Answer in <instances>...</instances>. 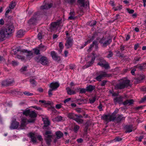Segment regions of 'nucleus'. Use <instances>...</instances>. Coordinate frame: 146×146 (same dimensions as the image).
Masks as SVG:
<instances>
[{"mask_svg":"<svg viewBox=\"0 0 146 146\" xmlns=\"http://www.w3.org/2000/svg\"><path fill=\"white\" fill-rule=\"evenodd\" d=\"M40 62L41 64L44 66H48L49 64L48 59L44 56H41L40 58Z\"/></svg>","mask_w":146,"mask_h":146,"instance_id":"4468645a","label":"nucleus"},{"mask_svg":"<svg viewBox=\"0 0 146 146\" xmlns=\"http://www.w3.org/2000/svg\"><path fill=\"white\" fill-rule=\"evenodd\" d=\"M15 31L14 27L12 24L0 29V41H3L6 38L11 36Z\"/></svg>","mask_w":146,"mask_h":146,"instance_id":"f257e3e1","label":"nucleus"},{"mask_svg":"<svg viewBox=\"0 0 146 146\" xmlns=\"http://www.w3.org/2000/svg\"><path fill=\"white\" fill-rule=\"evenodd\" d=\"M125 46L122 45H121L120 46V50L121 52H122L125 49Z\"/></svg>","mask_w":146,"mask_h":146,"instance_id":"bf43d9fd","label":"nucleus"},{"mask_svg":"<svg viewBox=\"0 0 146 146\" xmlns=\"http://www.w3.org/2000/svg\"><path fill=\"white\" fill-rule=\"evenodd\" d=\"M44 127H47L50 125V121L47 118H45L43 120Z\"/></svg>","mask_w":146,"mask_h":146,"instance_id":"ea45409f","label":"nucleus"},{"mask_svg":"<svg viewBox=\"0 0 146 146\" xmlns=\"http://www.w3.org/2000/svg\"><path fill=\"white\" fill-rule=\"evenodd\" d=\"M14 83L15 81L13 80L7 79L2 81L1 84L3 86H12Z\"/></svg>","mask_w":146,"mask_h":146,"instance_id":"0eeeda50","label":"nucleus"},{"mask_svg":"<svg viewBox=\"0 0 146 146\" xmlns=\"http://www.w3.org/2000/svg\"><path fill=\"white\" fill-rule=\"evenodd\" d=\"M36 19L32 17L29 21L28 23L31 27L35 26L36 25Z\"/></svg>","mask_w":146,"mask_h":146,"instance_id":"bb28decb","label":"nucleus"},{"mask_svg":"<svg viewBox=\"0 0 146 146\" xmlns=\"http://www.w3.org/2000/svg\"><path fill=\"white\" fill-rule=\"evenodd\" d=\"M63 118L60 115H58L54 118V120L57 122L62 121H63Z\"/></svg>","mask_w":146,"mask_h":146,"instance_id":"c9c22d12","label":"nucleus"},{"mask_svg":"<svg viewBox=\"0 0 146 146\" xmlns=\"http://www.w3.org/2000/svg\"><path fill=\"white\" fill-rule=\"evenodd\" d=\"M130 81L128 79H122L119 82L116 84L115 86L116 90L123 89L130 86Z\"/></svg>","mask_w":146,"mask_h":146,"instance_id":"f03ea898","label":"nucleus"},{"mask_svg":"<svg viewBox=\"0 0 146 146\" xmlns=\"http://www.w3.org/2000/svg\"><path fill=\"white\" fill-rule=\"evenodd\" d=\"M96 21L92 20L88 23V25L91 27L94 26L96 24Z\"/></svg>","mask_w":146,"mask_h":146,"instance_id":"37998d69","label":"nucleus"},{"mask_svg":"<svg viewBox=\"0 0 146 146\" xmlns=\"http://www.w3.org/2000/svg\"><path fill=\"white\" fill-rule=\"evenodd\" d=\"M29 116V117L31 118V119H35V118L37 117V115L35 112L34 111H30Z\"/></svg>","mask_w":146,"mask_h":146,"instance_id":"c85d7f7f","label":"nucleus"},{"mask_svg":"<svg viewBox=\"0 0 146 146\" xmlns=\"http://www.w3.org/2000/svg\"><path fill=\"white\" fill-rule=\"evenodd\" d=\"M52 4H45L44 5L41 6L40 8L41 9H48L52 7Z\"/></svg>","mask_w":146,"mask_h":146,"instance_id":"a878e982","label":"nucleus"},{"mask_svg":"<svg viewBox=\"0 0 146 146\" xmlns=\"http://www.w3.org/2000/svg\"><path fill=\"white\" fill-rule=\"evenodd\" d=\"M30 82L31 84L33 85H35L36 82L34 79L30 78Z\"/></svg>","mask_w":146,"mask_h":146,"instance_id":"4d7b16f0","label":"nucleus"},{"mask_svg":"<svg viewBox=\"0 0 146 146\" xmlns=\"http://www.w3.org/2000/svg\"><path fill=\"white\" fill-rule=\"evenodd\" d=\"M77 101L79 102L78 104L79 105H81L86 104L87 102V100L86 99H80L77 100Z\"/></svg>","mask_w":146,"mask_h":146,"instance_id":"e433bc0d","label":"nucleus"},{"mask_svg":"<svg viewBox=\"0 0 146 146\" xmlns=\"http://www.w3.org/2000/svg\"><path fill=\"white\" fill-rule=\"evenodd\" d=\"M12 9H10L9 7H7L6 9V11L5 13V15H7L8 14L10 11L11 12Z\"/></svg>","mask_w":146,"mask_h":146,"instance_id":"13d9d810","label":"nucleus"},{"mask_svg":"<svg viewBox=\"0 0 146 146\" xmlns=\"http://www.w3.org/2000/svg\"><path fill=\"white\" fill-rule=\"evenodd\" d=\"M35 122V119H29V120H28L27 118H23L22 119L21 122L27 125V124L28 123H27V122H28L29 123H34Z\"/></svg>","mask_w":146,"mask_h":146,"instance_id":"393cba45","label":"nucleus"},{"mask_svg":"<svg viewBox=\"0 0 146 146\" xmlns=\"http://www.w3.org/2000/svg\"><path fill=\"white\" fill-rule=\"evenodd\" d=\"M26 124H25L21 122L20 127L21 129H23L26 126Z\"/></svg>","mask_w":146,"mask_h":146,"instance_id":"680f3d73","label":"nucleus"},{"mask_svg":"<svg viewBox=\"0 0 146 146\" xmlns=\"http://www.w3.org/2000/svg\"><path fill=\"white\" fill-rule=\"evenodd\" d=\"M65 2L71 5H73L76 2L75 0H65Z\"/></svg>","mask_w":146,"mask_h":146,"instance_id":"79ce46f5","label":"nucleus"},{"mask_svg":"<svg viewBox=\"0 0 146 146\" xmlns=\"http://www.w3.org/2000/svg\"><path fill=\"white\" fill-rule=\"evenodd\" d=\"M116 114L115 112H113L111 115L110 114V116L112 119V121H114L115 119Z\"/></svg>","mask_w":146,"mask_h":146,"instance_id":"09e8293b","label":"nucleus"},{"mask_svg":"<svg viewBox=\"0 0 146 146\" xmlns=\"http://www.w3.org/2000/svg\"><path fill=\"white\" fill-rule=\"evenodd\" d=\"M102 119L106 122H110L112 121V119L110 116V113H108V114H104L101 117Z\"/></svg>","mask_w":146,"mask_h":146,"instance_id":"412c9836","label":"nucleus"},{"mask_svg":"<svg viewBox=\"0 0 146 146\" xmlns=\"http://www.w3.org/2000/svg\"><path fill=\"white\" fill-rule=\"evenodd\" d=\"M19 125V123L15 119L12 121L10 128L11 129H16L18 127Z\"/></svg>","mask_w":146,"mask_h":146,"instance_id":"dca6fc26","label":"nucleus"},{"mask_svg":"<svg viewBox=\"0 0 146 146\" xmlns=\"http://www.w3.org/2000/svg\"><path fill=\"white\" fill-rule=\"evenodd\" d=\"M38 48L40 50V51L43 52L46 49V46L42 45V44H40L39 45Z\"/></svg>","mask_w":146,"mask_h":146,"instance_id":"f704fd0d","label":"nucleus"},{"mask_svg":"<svg viewBox=\"0 0 146 146\" xmlns=\"http://www.w3.org/2000/svg\"><path fill=\"white\" fill-rule=\"evenodd\" d=\"M10 92L13 95H23V92L18 90V89H15L11 90Z\"/></svg>","mask_w":146,"mask_h":146,"instance_id":"b1692460","label":"nucleus"},{"mask_svg":"<svg viewBox=\"0 0 146 146\" xmlns=\"http://www.w3.org/2000/svg\"><path fill=\"white\" fill-rule=\"evenodd\" d=\"M125 117L123 116L122 114H118L115 120L116 123H120L121 121L123 120H125Z\"/></svg>","mask_w":146,"mask_h":146,"instance_id":"6ab92c4d","label":"nucleus"},{"mask_svg":"<svg viewBox=\"0 0 146 146\" xmlns=\"http://www.w3.org/2000/svg\"><path fill=\"white\" fill-rule=\"evenodd\" d=\"M30 110L29 109L25 110L23 112V114L24 115L27 116L29 115Z\"/></svg>","mask_w":146,"mask_h":146,"instance_id":"de8ad7c7","label":"nucleus"},{"mask_svg":"<svg viewBox=\"0 0 146 146\" xmlns=\"http://www.w3.org/2000/svg\"><path fill=\"white\" fill-rule=\"evenodd\" d=\"M80 129V126L78 125H75L73 129V131L75 133H77L78 131Z\"/></svg>","mask_w":146,"mask_h":146,"instance_id":"49530a36","label":"nucleus"},{"mask_svg":"<svg viewBox=\"0 0 146 146\" xmlns=\"http://www.w3.org/2000/svg\"><path fill=\"white\" fill-rule=\"evenodd\" d=\"M98 60L99 61V62L97 64L98 65H99L102 67H103L106 69H109L110 68L108 62H107L103 58L100 57L98 59Z\"/></svg>","mask_w":146,"mask_h":146,"instance_id":"39448f33","label":"nucleus"},{"mask_svg":"<svg viewBox=\"0 0 146 146\" xmlns=\"http://www.w3.org/2000/svg\"><path fill=\"white\" fill-rule=\"evenodd\" d=\"M52 137V135H48L46 137V138L44 139L47 145L48 146L50 145L52 141L51 139Z\"/></svg>","mask_w":146,"mask_h":146,"instance_id":"5701e85b","label":"nucleus"},{"mask_svg":"<svg viewBox=\"0 0 146 146\" xmlns=\"http://www.w3.org/2000/svg\"><path fill=\"white\" fill-rule=\"evenodd\" d=\"M123 97L122 96L119 97H116L113 99V101L114 103L116 104L118 103L119 104H123Z\"/></svg>","mask_w":146,"mask_h":146,"instance_id":"a211bd4d","label":"nucleus"},{"mask_svg":"<svg viewBox=\"0 0 146 146\" xmlns=\"http://www.w3.org/2000/svg\"><path fill=\"white\" fill-rule=\"evenodd\" d=\"M50 55L52 59L55 61L58 62L61 60L60 56H59L57 53L54 51H51Z\"/></svg>","mask_w":146,"mask_h":146,"instance_id":"9b49d317","label":"nucleus"},{"mask_svg":"<svg viewBox=\"0 0 146 146\" xmlns=\"http://www.w3.org/2000/svg\"><path fill=\"white\" fill-rule=\"evenodd\" d=\"M96 99V96H95L93 97L92 98L89 99V102L91 104L94 103Z\"/></svg>","mask_w":146,"mask_h":146,"instance_id":"c03bdc74","label":"nucleus"},{"mask_svg":"<svg viewBox=\"0 0 146 146\" xmlns=\"http://www.w3.org/2000/svg\"><path fill=\"white\" fill-rule=\"evenodd\" d=\"M40 13L39 11H37L34 13L33 15V18L36 19V20H37L40 17Z\"/></svg>","mask_w":146,"mask_h":146,"instance_id":"473e14b6","label":"nucleus"},{"mask_svg":"<svg viewBox=\"0 0 146 146\" xmlns=\"http://www.w3.org/2000/svg\"><path fill=\"white\" fill-rule=\"evenodd\" d=\"M95 88V86L91 85H89L86 87V90L87 92H91Z\"/></svg>","mask_w":146,"mask_h":146,"instance_id":"c756f323","label":"nucleus"},{"mask_svg":"<svg viewBox=\"0 0 146 146\" xmlns=\"http://www.w3.org/2000/svg\"><path fill=\"white\" fill-rule=\"evenodd\" d=\"M97 108L98 109H99L100 111H101L103 110L102 105L101 103H100L99 105L97 107Z\"/></svg>","mask_w":146,"mask_h":146,"instance_id":"774afa93","label":"nucleus"},{"mask_svg":"<svg viewBox=\"0 0 146 146\" xmlns=\"http://www.w3.org/2000/svg\"><path fill=\"white\" fill-rule=\"evenodd\" d=\"M98 74V73L96 74V77L95 78V79L98 82L101 81V80L105 77H110L112 76V75L110 74H107L106 72L102 71H100L99 72Z\"/></svg>","mask_w":146,"mask_h":146,"instance_id":"20e7f679","label":"nucleus"},{"mask_svg":"<svg viewBox=\"0 0 146 146\" xmlns=\"http://www.w3.org/2000/svg\"><path fill=\"white\" fill-rule=\"evenodd\" d=\"M19 63L15 60L12 61V64L13 66H16L18 65Z\"/></svg>","mask_w":146,"mask_h":146,"instance_id":"0e129e2a","label":"nucleus"},{"mask_svg":"<svg viewBox=\"0 0 146 146\" xmlns=\"http://www.w3.org/2000/svg\"><path fill=\"white\" fill-rule=\"evenodd\" d=\"M67 117L70 119L75 121L79 124H82L84 122L83 119L81 118H82L83 116L80 114H75L72 112L69 113L68 114Z\"/></svg>","mask_w":146,"mask_h":146,"instance_id":"7ed1b4c3","label":"nucleus"},{"mask_svg":"<svg viewBox=\"0 0 146 146\" xmlns=\"http://www.w3.org/2000/svg\"><path fill=\"white\" fill-rule=\"evenodd\" d=\"M80 94H85L87 91L86 89L84 88H80Z\"/></svg>","mask_w":146,"mask_h":146,"instance_id":"5fc2aeb1","label":"nucleus"},{"mask_svg":"<svg viewBox=\"0 0 146 146\" xmlns=\"http://www.w3.org/2000/svg\"><path fill=\"white\" fill-rule=\"evenodd\" d=\"M113 8L114 9V11H116L118 10H120L122 8V5H120L116 7H113Z\"/></svg>","mask_w":146,"mask_h":146,"instance_id":"3c124183","label":"nucleus"},{"mask_svg":"<svg viewBox=\"0 0 146 146\" xmlns=\"http://www.w3.org/2000/svg\"><path fill=\"white\" fill-rule=\"evenodd\" d=\"M36 55H38L40 54V50L37 48H34L33 49Z\"/></svg>","mask_w":146,"mask_h":146,"instance_id":"864d4df0","label":"nucleus"},{"mask_svg":"<svg viewBox=\"0 0 146 146\" xmlns=\"http://www.w3.org/2000/svg\"><path fill=\"white\" fill-rule=\"evenodd\" d=\"M98 43L97 40H95L92 42V44H90V46L89 47L88 49V52H91L92 50V48L94 46H95V50H97L98 48Z\"/></svg>","mask_w":146,"mask_h":146,"instance_id":"2eb2a0df","label":"nucleus"},{"mask_svg":"<svg viewBox=\"0 0 146 146\" xmlns=\"http://www.w3.org/2000/svg\"><path fill=\"white\" fill-rule=\"evenodd\" d=\"M137 140L140 142L142 141V140L144 138V136L143 135H141L139 137H137Z\"/></svg>","mask_w":146,"mask_h":146,"instance_id":"052dcab7","label":"nucleus"},{"mask_svg":"<svg viewBox=\"0 0 146 146\" xmlns=\"http://www.w3.org/2000/svg\"><path fill=\"white\" fill-rule=\"evenodd\" d=\"M108 54L107 55L106 57L108 58H111L113 55V53L112 52L111 50H110L108 51Z\"/></svg>","mask_w":146,"mask_h":146,"instance_id":"a18cd8bd","label":"nucleus"},{"mask_svg":"<svg viewBox=\"0 0 146 146\" xmlns=\"http://www.w3.org/2000/svg\"><path fill=\"white\" fill-rule=\"evenodd\" d=\"M66 90L67 91V94L69 95H71L76 94L75 91L71 90L69 87H67L66 88Z\"/></svg>","mask_w":146,"mask_h":146,"instance_id":"7c9ffc66","label":"nucleus"},{"mask_svg":"<svg viewBox=\"0 0 146 146\" xmlns=\"http://www.w3.org/2000/svg\"><path fill=\"white\" fill-rule=\"evenodd\" d=\"M55 134L56 135L57 138L58 139L61 138L63 135V133L60 131H56L55 133Z\"/></svg>","mask_w":146,"mask_h":146,"instance_id":"72a5a7b5","label":"nucleus"},{"mask_svg":"<svg viewBox=\"0 0 146 146\" xmlns=\"http://www.w3.org/2000/svg\"><path fill=\"white\" fill-rule=\"evenodd\" d=\"M134 101L133 99H128L123 102V104L126 106L128 105L129 106L133 104Z\"/></svg>","mask_w":146,"mask_h":146,"instance_id":"cd10ccee","label":"nucleus"},{"mask_svg":"<svg viewBox=\"0 0 146 146\" xmlns=\"http://www.w3.org/2000/svg\"><path fill=\"white\" fill-rule=\"evenodd\" d=\"M60 84L58 82H53L50 84L49 87L51 88L49 89L48 92V94L49 97H50L52 95V91L56 90L59 87Z\"/></svg>","mask_w":146,"mask_h":146,"instance_id":"423d86ee","label":"nucleus"},{"mask_svg":"<svg viewBox=\"0 0 146 146\" xmlns=\"http://www.w3.org/2000/svg\"><path fill=\"white\" fill-rule=\"evenodd\" d=\"M40 56H37L35 58V60L36 61V62L38 63H40Z\"/></svg>","mask_w":146,"mask_h":146,"instance_id":"69168bd1","label":"nucleus"},{"mask_svg":"<svg viewBox=\"0 0 146 146\" xmlns=\"http://www.w3.org/2000/svg\"><path fill=\"white\" fill-rule=\"evenodd\" d=\"M59 46L60 49H63L64 48V45L62 42H60L59 44Z\"/></svg>","mask_w":146,"mask_h":146,"instance_id":"338daca9","label":"nucleus"},{"mask_svg":"<svg viewBox=\"0 0 146 146\" xmlns=\"http://www.w3.org/2000/svg\"><path fill=\"white\" fill-rule=\"evenodd\" d=\"M23 94H24L25 95L27 96H31L33 95V94L32 93H31L29 92L25 91L23 93Z\"/></svg>","mask_w":146,"mask_h":146,"instance_id":"6e6d98bb","label":"nucleus"},{"mask_svg":"<svg viewBox=\"0 0 146 146\" xmlns=\"http://www.w3.org/2000/svg\"><path fill=\"white\" fill-rule=\"evenodd\" d=\"M106 38L103 37L99 41V42L101 44H102V46L104 47H106L108 45H109L112 42V39L109 38L107 40L105 41Z\"/></svg>","mask_w":146,"mask_h":146,"instance_id":"6e6552de","label":"nucleus"},{"mask_svg":"<svg viewBox=\"0 0 146 146\" xmlns=\"http://www.w3.org/2000/svg\"><path fill=\"white\" fill-rule=\"evenodd\" d=\"M73 44V40L70 37H68L67 39L65 44V46L67 48H71Z\"/></svg>","mask_w":146,"mask_h":146,"instance_id":"f3484780","label":"nucleus"},{"mask_svg":"<svg viewBox=\"0 0 146 146\" xmlns=\"http://www.w3.org/2000/svg\"><path fill=\"white\" fill-rule=\"evenodd\" d=\"M133 125H125L124 127L125 133H129L132 131Z\"/></svg>","mask_w":146,"mask_h":146,"instance_id":"aec40b11","label":"nucleus"},{"mask_svg":"<svg viewBox=\"0 0 146 146\" xmlns=\"http://www.w3.org/2000/svg\"><path fill=\"white\" fill-rule=\"evenodd\" d=\"M98 33L97 32H95L93 33L92 36L90 39L91 41L93 40L96 36H98Z\"/></svg>","mask_w":146,"mask_h":146,"instance_id":"a19ab883","label":"nucleus"},{"mask_svg":"<svg viewBox=\"0 0 146 146\" xmlns=\"http://www.w3.org/2000/svg\"><path fill=\"white\" fill-rule=\"evenodd\" d=\"M39 102L42 103H44V104L46 106H49V105H50L52 104H53L52 102L49 101H48L46 102L45 100H39Z\"/></svg>","mask_w":146,"mask_h":146,"instance_id":"2f4dec72","label":"nucleus"},{"mask_svg":"<svg viewBox=\"0 0 146 146\" xmlns=\"http://www.w3.org/2000/svg\"><path fill=\"white\" fill-rule=\"evenodd\" d=\"M24 35V33L23 30L20 29L17 33V36L18 37H21Z\"/></svg>","mask_w":146,"mask_h":146,"instance_id":"58836bf2","label":"nucleus"},{"mask_svg":"<svg viewBox=\"0 0 146 146\" xmlns=\"http://www.w3.org/2000/svg\"><path fill=\"white\" fill-rule=\"evenodd\" d=\"M16 5V3L15 1H12L9 4V7L11 9H13Z\"/></svg>","mask_w":146,"mask_h":146,"instance_id":"4c0bfd02","label":"nucleus"},{"mask_svg":"<svg viewBox=\"0 0 146 146\" xmlns=\"http://www.w3.org/2000/svg\"><path fill=\"white\" fill-rule=\"evenodd\" d=\"M17 51H21L23 52L27 53L26 55V59L28 60H30L31 58L33 57V54L31 51L28 50L26 49H23L21 50L20 49L17 50Z\"/></svg>","mask_w":146,"mask_h":146,"instance_id":"1a4fd4ad","label":"nucleus"},{"mask_svg":"<svg viewBox=\"0 0 146 146\" xmlns=\"http://www.w3.org/2000/svg\"><path fill=\"white\" fill-rule=\"evenodd\" d=\"M48 108L49 109H50L51 111L54 113H56L57 112V111L53 106H51L50 107H48Z\"/></svg>","mask_w":146,"mask_h":146,"instance_id":"603ef678","label":"nucleus"},{"mask_svg":"<svg viewBox=\"0 0 146 146\" xmlns=\"http://www.w3.org/2000/svg\"><path fill=\"white\" fill-rule=\"evenodd\" d=\"M101 82L100 84V86L101 87H103L105 86L106 83L108 82V81L106 80H104L102 81H101Z\"/></svg>","mask_w":146,"mask_h":146,"instance_id":"8fccbe9b","label":"nucleus"},{"mask_svg":"<svg viewBox=\"0 0 146 146\" xmlns=\"http://www.w3.org/2000/svg\"><path fill=\"white\" fill-rule=\"evenodd\" d=\"M60 20H57L56 22L52 23L49 28L50 31L51 32L53 31L56 28V26L59 25L60 24Z\"/></svg>","mask_w":146,"mask_h":146,"instance_id":"9d476101","label":"nucleus"},{"mask_svg":"<svg viewBox=\"0 0 146 146\" xmlns=\"http://www.w3.org/2000/svg\"><path fill=\"white\" fill-rule=\"evenodd\" d=\"M77 3L79 4L80 7L85 8H87L88 6H89V1L85 2V0H77Z\"/></svg>","mask_w":146,"mask_h":146,"instance_id":"ddd939ff","label":"nucleus"},{"mask_svg":"<svg viewBox=\"0 0 146 146\" xmlns=\"http://www.w3.org/2000/svg\"><path fill=\"white\" fill-rule=\"evenodd\" d=\"M140 58V57H135L134 59V63L136 64L137 63V62L139 60Z\"/></svg>","mask_w":146,"mask_h":146,"instance_id":"e2e57ef3","label":"nucleus"},{"mask_svg":"<svg viewBox=\"0 0 146 146\" xmlns=\"http://www.w3.org/2000/svg\"><path fill=\"white\" fill-rule=\"evenodd\" d=\"M35 134L32 132L29 133L28 134V137L31 138V141L34 143L36 142V138L35 136Z\"/></svg>","mask_w":146,"mask_h":146,"instance_id":"4be33fe9","label":"nucleus"},{"mask_svg":"<svg viewBox=\"0 0 146 146\" xmlns=\"http://www.w3.org/2000/svg\"><path fill=\"white\" fill-rule=\"evenodd\" d=\"M93 56L92 57L91 60L87 62L85 65L83 67L84 68H86L89 67L91 66L93 64L96 59V57L94 53H92Z\"/></svg>","mask_w":146,"mask_h":146,"instance_id":"f8f14e48","label":"nucleus"}]
</instances>
